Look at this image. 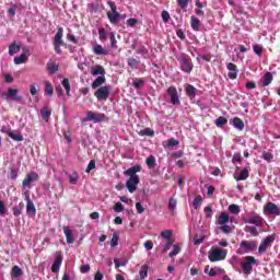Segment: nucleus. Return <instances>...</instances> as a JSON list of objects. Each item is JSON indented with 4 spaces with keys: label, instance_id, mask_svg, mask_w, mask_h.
I'll return each instance as SVG.
<instances>
[{
    "label": "nucleus",
    "instance_id": "nucleus-1",
    "mask_svg": "<svg viewBox=\"0 0 280 280\" xmlns=\"http://www.w3.org/2000/svg\"><path fill=\"white\" fill-rule=\"evenodd\" d=\"M208 259L210 261H223V259H226V249L212 247L208 252Z\"/></svg>",
    "mask_w": 280,
    "mask_h": 280
},
{
    "label": "nucleus",
    "instance_id": "nucleus-2",
    "mask_svg": "<svg viewBox=\"0 0 280 280\" xmlns=\"http://www.w3.org/2000/svg\"><path fill=\"white\" fill-rule=\"evenodd\" d=\"M257 265V259L253 256H247L244 258V260L241 262V268L243 270V273L245 275H253V267Z\"/></svg>",
    "mask_w": 280,
    "mask_h": 280
},
{
    "label": "nucleus",
    "instance_id": "nucleus-3",
    "mask_svg": "<svg viewBox=\"0 0 280 280\" xmlns=\"http://www.w3.org/2000/svg\"><path fill=\"white\" fill-rule=\"evenodd\" d=\"M244 224H253L254 226H264V218L256 212H250L243 219Z\"/></svg>",
    "mask_w": 280,
    "mask_h": 280
},
{
    "label": "nucleus",
    "instance_id": "nucleus-4",
    "mask_svg": "<svg viewBox=\"0 0 280 280\" xmlns=\"http://www.w3.org/2000/svg\"><path fill=\"white\" fill-rule=\"evenodd\" d=\"M275 240H277V236L275 234L268 235L260 242V245L258 246V253L264 254L272 244H275Z\"/></svg>",
    "mask_w": 280,
    "mask_h": 280
},
{
    "label": "nucleus",
    "instance_id": "nucleus-5",
    "mask_svg": "<svg viewBox=\"0 0 280 280\" xmlns=\"http://www.w3.org/2000/svg\"><path fill=\"white\" fill-rule=\"evenodd\" d=\"M84 121H93V124H101V121H106V115L89 110L86 113Z\"/></svg>",
    "mask_w": 280,
    "mask_h": 280
},
{
    "label": "nucleus",
    "instance_id": "nucleus-6",
    "mask_svg": "<svg viewBox=\"0 0 280 280\" xmlns=\"http://www.w3.org/2000/svg\"><path fill=\"white\" fill-rule=\"evenodd\" d=\"M94 95L98 100V102H106L110 95V85L101 86L95 91Z\"/></svg>",
    "mask_w": 280,
    "mask_h": 280
},
{
    "label": "nucleus",
    "instance_id": "nucleus-7",
    "mask_svg": "<svg viewBox=\"0 0 280 280\" xmlns=\"http://www.w3.org/2000/svg\"><path fill=\"white\" fill-rule=\"evenodd\" d=\"M40 177L38 176V173L31 172L26 174L25 178L22 182V187L25 189L27 187L28 189H32V183L38 182Z\"/></svg>",
    "mask_w": 280,
    "mask_h": 280
},
{
    "label": "nucleus",
    "instance_id": "nucleus-8",
    "mask_svg": "<svg viewBox=\"0 0 280 280\" xmlns=\"http://www.w3.org/2000/svg\"><path fill=\"white\" fill-rule=\"evenodd\" d=\"M167 95L171 98V104L173 106H178L180 104V97L178 96V90L175 86H170L166 91Z\"/></svg>",
    "mask_w": 280,
    "mask_h": 280
},
{
    "label": "nucleus",
    "instance_id": "nucleus-9",
    "mask_svg": "<svg viewBox=\"0 0 280 280\" xmlns=\"http://www.w3.org/2000/svg\"><path fill=\"white\" fill-rule=\"evenodd\" d=\"M265 215H280L279 206L272 202H267L264 207Z\"/></svg>",
    "mask_w": 280,
    "mask_h": 280
},
{
    "label": "nucleus",
    "instance_id": "nucleus-10",
    "mask_svg": "<svg viewBox=\"0 0 280 280\" xmlns=\"http://www.w3.org/2000/svg\"><path fill=\"white\" fill-rule=\"evenodd\" d=\"M179 65H180L182 71H184L185 73H191V70L194 69V67L191 66V61H189L187 56L182 55L179 57Z\"/></svg>",
    "mask_w": 280,
    "mask_h": 280
},
{
    "label": "nucleus",
    "instance_id": "nucleus-11",
    "mask_svg": "<svg viewBox=\"0 0 280 280\" xmlns=\"http://www.w3.org/2000/svg\"><path fill=\"white\" fill-rule=\"evenodd\" d=\"M139 185V176H131L126 183V187L130 194L137 191V186Z\"/></svg>",
    "mask_w": 280,
    "mask_h": 280
},
{
    "label": "nucleus",
    "instance_id": "nucleus-12",
    "mask_svg": "<svg viewBox=\"0 0 280 280\" xmlns=\"http://www.w3.org/2000/svg\"><path fill=\"white\" fill-rule=\"evenodd\" d=\"M240 248L244 250H257V241H242Z\"/></svg>",
    "mask_w": 280,
    "mask_h": 280
},
{
    "label": "nucleus",
    "instance_id": "nucleus-13",
    "mask_svg": "<svg viewBox=\"0 0 280 280\" xmlns=\"http://www.w3.org/2000/svg\"><path fill=\"white\" fill-rule=\"evenodd\" d=\"M1 132H5V135L13 139V141H23V135H21V132L13 131L12 129L5 130L3 128L1 129Z\"/></svg>",
    "mask_w": 280,
    "mask_h": 280
},
{
    "label": "nucleus",
    "instance_id": "nucleus-14",
    "mask_svg": "<svg viewBox=\"0 0 280 280\" xmlns=\"http://www.w3.org/2000/svg\"><path fill=\"white\" fill-rule=\"evenodd\" d=\"M226 69H228V71H230L228 74L230 80H236L237 79V66H235V63H233V62H229V63H226Z\"/></svg>",
    "mask_w": 280,
    "mask_h": 280
},
{
    "label": "nucleus",
    "instance_id": "nucleus-15",
    "mask_svg": "<svg viewBox=\"0 0 280 280\" xmlns=\"http://www.w3.org/2000/svg\"><path fill=\"white\" fill-rule=\"evenodd\" d=\"M19 90L10 88L7 92V100H12L13 102H21L22 96L18 95Z\"/></svg>",
    "mask_w": 280,
    "mask_h": 280
},
{
    "label": "nucleus",
    "instance_id": "nucleus-16",
    "mask_svg": "<svg viewBox=\"0 0 280 280\" xmlns=\"http://www.w3.org/2000/svg\"><path fill=\"white\" fill-rule=\"evenodd\" d=\"M62 266V256L61 255H57L52 266H51V272L58 273L60 272V267Z\"/></svg>",
    "mask_w": 280,
    "mask_h": 280
},
{
    "label": "nucleus",
    "instance_id": "nucleus-17",
    "mask_svg": "<svg viewBox=\"0 0 280 280\" xmlns=\"http://www.w3.org/2000/svg\"><path fill=\"white\" fill-rule=\"evenodd\" d=\"M107 19L112 25H117L121 21V15L119 13H107Z\"/></svg>",
    "mask_w": 280,
    "mask_h": 280
},
{
    "label": "nucleus",
    "instance_id": "nucleus-18",
    "mask_svg": "<svg viewBox=\"0 0 280 280\" xmlns=\"http://www.w3.org/2000/svg\"><path fill=\"white\" fill-rule=\"evenodd\" d=\"M21 51V44L14 42L9 46V56H14Z\"/></svg>",
    "mask_w": 280,
    "mask_h": 280
},
{
    "label": "nucleus",
    "instance_id": "nucleus-19",
    "mask_svg": "<svg viewBox=\"0 0 280 280\" xmlns=\"http://www.w3.org/2000/svg\"><path fill=\"white\" fill-rule=\"evenodd\" d=\"M138 172H141V166L135 165L127 171H125L126 176L132 177V176H139L137 175Z\"/></svg>",
    "mask_w": 280,
    "mask_h": 280
},
{
    "label": "nucleus",
    "instance_id": "nucleus-20",
    "mask_svg": "<svg viewBox=\"0 0 280 280\" xmlns=\"http://www.w3.org/2000/svg\"><path fill=\"white\" fill-rule=\"evenodd\" d=\"M63 233L66 235L67 244H73L74 240H73V232H71V229H69L68 226H65Z\"/></svg>",
    "mask_w": 280,
    "mask_h": 280
},
{
    "label": "nucleus",
    "instance_id": "nucleus-21",
    "mask_svg": "<svg viewBox=\"0 0 280 280\" xmlns=\"http://www.w3.org/2000/svg\"><path fill=\"white\" fill-rule=\"evenodd\" d=\"M93 52L95 54V56H108V50L104 49L102 45H95L93 47Z\"/></svg>",
    "mask_w": 280,
    "mask_h": 280
},
{
    "label": "nucleus",
    "instance_id": "nucleus-22",
    "mask_svg": "<svg viewBox=\"0 0 280 280\" xmlns=\"http://www.w3.org/2000/svg\"><path fill=\"white\" fill-rule=\"evenodd\" d=\"M190 26L194 30V32H200V20H198V18L192 15L190 18Z\"/></svg>",
    "mask_w": 280,
    "mask_h": 280
},
{
    "label": "nucleus",
    "instance_id": "nucleus-23",
    "mask_svg": "<svg viewBox=\"0 0 280 280\" xmlns=\"http://www.w3.org/2000/svg\"><path fill=\"white\" fill-rule=\"evenodd\" d=\"M11 277L13 279H19L20 277H23V269H21V267L19 266H13L11 270Z\"/></svg>",
    "mask_w": 280,
    "mask_h": 280
},
{
    "label": "nucleus",
    "instance_id": "nucleus-24",
    "mask_svg": "<svg viewBox=\"0 0 280 280\" xmlns=\"http://www.w3.org/2000/svg\"><path fill=\"white\" fill-rule=\"evenodd\" d=\"M65 34V30L62 27H58V31L55 35V44L63 45L62 36Z\"/></svg>",
    "mask_w": 280,
    "mask_h": 280
},
{
    "label": "nucleus",
    "instance_id": "nucleus-25",
    "mask_svg": "<svg viewBox=\"0 0 280 280\" xmlns=\"http://www.w3.org/2000/svg\"><path fill=\"white\" fill-rule=\"evenodd\" d=\"M244 232L249 233L253 237H257V235H259V231H257V225L256 226L246 225L244 228Z\"/></svg>",
    "mask_w": 280,
    "mask_h": 280
},
{
    "label": "nucleus",
    "instance_id": "nucleus-26",
    "mask_svg": "<svg viewBox=\"0 0 280 280\" xmlns=\"http://www.w3.org/2000/svg\"><path fill=\"white\" fill-rule=\"evenodd\" d=\"M186 95L189 97V100H194L196 97V88L191 84H187Z\"/></svg>",
    "mask_w": 280,
    "mask_h": 280
},
{
    "label": "nucleus",
    "instance_id": "nucleus-27",
    "mask_svg": "<svg viewBox=\"0 0 280 280\" xmlns=\"http://www.w3.org/2000/svg\"><path fill=\"white\" fill-rule=\"evenodd\" d=\"M145 164L149 170H154L156 167V158H154V155H149L147 158Z\"/></svg>",
    "mask_w": 280,
    "mask_h": 280
},
{
    "label": "nucleus",
    "instance_id": "nucleus-28",
    "mask_svg": "<svg viewBox=\"0 0 280 280\" xmlns=\"http://www.w3.org/2000/svg\"><path fill=\"white\" fill-rule=\"evenodd\" d=\"M104 82H106V77L102 75L98 77L94 80V82L92 83V89H100V86H102V84H104Z\"/></svg>",
    "mask_w": 280,
    "mask_h": 280
},
{
    "label": "nucleus",
    "instance_id": "nucleus-29",
    "mask_svg": "<svg viewBox=\"0 0 280 280\" xmlns=\"http://www.w3.org/2000/svg\"><path fill=\"white\" fill-rule=\"evenodd\" d=\"M106 71L104 70V67L102 66H96L91 69V74L92 75H104Z\"/></svg>",
    "mask_w": 280,
    "mask_h": 280
},
{
    "label": "nucleus",
    "instance_id": "nucleus-30",
    "mask_svg": "<svg viewBox=\"0 0 280 280\" xmlns=\"http://www.w3.org/2000/svg\"><path fill=\"white\" fill-rule=\"evenodd\" d=\"M23 209H25V203L20 202L16 207L13 208V215L19 218V215L23 213Z\"/></svg>",
    "mask_w": 280,
    "mask_h": 280
},
{
    "label": "nucleus",
    "instance_id": "nucleus-31",
    "mask_svg": "<svg viewBox=\"0 0 280 280\" xmlns=\"http://www.w3.org/2000/svg\"><path fill=\"white\" fill-rule=\"evenodd\" d=\"M232 126H234L236 130H244V121L237 117L233 118Z\"/></svg>",
    "mask_w": 280,
    "mask_h": 280
},
{
    "label": "nucleus",
    "instance_id": "nucleus-32",
    "mask_svg": "<svg viewBox=\"0 0 280 280\" xmlns=\"http://www.w3.org/2000/svg\"><path fill=\"white\" fill-rule=\"evenodd\" d=\"M40 115L44 121H49V117H51V110H49L47 107H44L40 109Z\"/></svg>",
    "mask_w": 280,
    "mask_h": 280
},
{
    "label": "nucleus",
    "instance_id": "nucleus-33",
    "mask_svg": "<svg viewBox=\"0 0 280 280\" xmlns=\"http://www.w3.org/2000/svg\"><path fill=\"white\" fill-rule=\"evenodd\" d=\"M26 212L36 215V206L32 200L26 201Z\"/></svg>",
    "mask_w": 280,
    "mask_h": 280
},
{
    "label": "nucleus",
    "instance_id": "nucleus-34",
    "mask_svg": "<svg viewBox=\"0 0 280 280\" xmlns=\"http://www.w3.org/2000/svg\"><path fill=\"white\" fill-rule=\"evenodd\" d=\"M217 128H224V126H226V124H229V120L225 117H219L215 119L214 121Z\"/></svg>",
    "mask_w": 280,
    "mask_h": 280
},
{
    "label": "nucleus",
    "instance_id": "nucleus-35",
    "mask_svg": "<svg viewBox=\"0 0 280 280\" xmlns=\"http://www.w3.org/2000/svg\"><path fill=\"white\" fill-rule=\"evenodd\" d=\"M272 83V73L267 72L262 78V86H268Z\"/></svg>",
    "mask_w": 280,
    "mask_h": 280
},
{
    "label": "nucleus",
    "instance_id": "nucleus-36",
    "mask_svg": "<svg viewBox=\"0 0 280 280\" xmlns=\"http://www.w3.org/2000/svg\"><path fill=\"white\" fill-rule=\"evenodd\" d=\"M45 93L51 97L54 95V86L51 85V82L45 81Z\"/></svg>",
    "mask_w": 280,
    "mask_h": 280
},
{
    "label": "nucleus",
    "instance_id": "nucleus-37",
    "mask_svg": "<svg viewBox=\"0 0 280 280\" xmlns=\"http://www.w3.org/2000/svg\"><path fill=\"white\" fill-rule=\"evenodd\" d=\"M61 84H62L63 89L66 90V93L69 97L71 95V83L69 82V79H63L61 81Z\"/></svg>",
    "mask_w": 280,
    "mask_h": 280
},
{
    "label": "nucleus",
    "instance_id": "nucleus-38",
    "mask_svg": "<svg viewBox=\"0 0 280 280\" xmlns=\"http://www.w3.org/2000/svg\"><path fill=\"white\" fill-rule=\"evenodd\" d=\"M172 235H173V232L172 230H165L163 232H161V236L163 240H166V242H172Z\"/></svg>",
    "mask_w": 280,
    "mask_h": 280
},
{
    "label": "nucleus",
    "instance_id": "nucleus-39",
    "mask_svg": "<svg viewBox=\"0 0 280 280\" xmlns=\"http://www.w3.org/2000/svg\"><path fill=\"white\" fill-rule=\"evenodd\" d=\"M226 222H229V214H226L225 212H222L219 217L218 223L222 226L226 224Z\"/></svg>",
    "mask_w": 280,
    "mask_h": 280
},
{
    "label": "nucleus",
    "instance_id": "nucleus-40",
    "mask_svg": "<svg viewBox=\"0 0 280 280\" xmlns=\"http://www.w3.org/2000/svg\"><path fill=\"white\" fill-rule=\"evenodd\" d=\"M141 61L135 59V58H129L127 60V65L131 68V69H137V67H139Z\"/></svg>",
    "mask_w": 280,
    "mask_h": 280
},
{
    "label": "nucleus",
    "instance_id": "nucleus-41",
    "mask_svg": "<svg viewBox=\"0 0 280 280\" xmlns=\"http://www.w3.org/2000/svg\"><path fill=\"white\" fill-rule=\"evenodd\" d=\"M230 213H233V215H240V206L232 203L229 206Z\"/></svg>",
    "mask_w": 280,
    "mask_h": 280
},
{
    "label": "nucleus",
    "instance_id": "nucleus-42",
    "mask_svg": "<svg viewBox=\"0 0 280 280\" xmlns=\"http://www.w3.org/2000/svg\"><path fill=\"white\" fill-rule=\"evenodd\" d=\"M139 135L141 137H154V131L150 128L142 129Z\"/></svg>",
    "mask_w": 280,
    "mask_h": 280
},
{
    "label": "nucleus",
    "instance_id": "nucleus-43",
    "mask_svg": "<svg viewBox=\"0 0 280 280\" xmlns=\"http://www.w3.org/2000/svg\"><path fill=\"white\" fill-rule=\"evenodd\" d=\"M176 205H177L176 199L171 198L168 201V211H171V213H174V211H176Z\"/></svg>",
    "mask_w": 280,
    "mask_h": 280
},
{
    "label": "nucleus",
    "instance_id": "nucleus-44",
    "mask_svg": "<svg viewBox=\"0 0 280 280\" xmlns=\"http://www.w3.org/2000/svg\"><path fill=\"white\" fill-rule=\"evenodd\" d=\"M27 58L25 57V55H21L19 57H14V65H23V62H26Z\"/></svg>",
    "mask_w": 280,
    "mask_h": 280
},
{
    "label": "nucleus",
    "instance_id": "nucleus-45",
    "mask_svg": "<svg viewBox=\"0 0 280 280\" xmlns=\"http://www.w3.org/2000/svg\"><path fill=\"white\" fill-rule=\"evenodd\" d=\"M140 279L143 280L148 277V265H143L139 271Z\"/></svg>",
    "mask_w": 280,
    "mask_h": 280
},
{
    "label": "nucleus",
    "instance_id": "nucleus-46",
    "mask_svg": "<svg viewBox=\"0 0 280 280\" xmlns=\"http://www.w3.org/2000/svg\"><path fill=\"white\" fill-rule=\"evenodd\" d=\"M249 174H248V168H244L240 176L236 177V180H246V178H248Z\"/></svg>",
    "mask_w": 280,
    "mask_h": 280
},
{
    "label": "nucleus",
    "instance_id": "nucleus-47",
    "mask_svg": "<svg viewBox=\"0 0 280 280\" xmlns=\"http://www.w3.org/2000/svg\"><path fill=\"white\" fill-rule=\"evenodd\" d=\"M47 69L49 71V73L54 74V73H56V71H58V65H56L54 62H48Z\"/></svg>",
    "mask_w": 280,
    "mask_h": 280
},
{
    "label": "nucleus",
    "instance_id": "nucleus-48",
    "mask_svg": "<svg viewBox=\"0 0 280 280\" xmlns=\"http://www.w3.org/2000/svg\"><path fill=\"white\" fill-rule=\"evenodd\" d=\"M143 84H145V82L143 81V79H135L132 82V85L135 86V89L139 90L141 89V86H143Z\"/></svg>",
    "mask_w": 280,
    "mask_h": 280
},
{
    "label": "nucleus",
    "instance_id": "nucleus-49",
    "mask_svg": "<svg viewBox=\"0 0 280 280\" xmlns=\"http://www.w3.org/2000/svg\"><path fill=\"white\" fill-rule=\"evenodd\" d=\"M253 49L256 56H261V54H264V47L259 44L254 45Z\"/></svg>",
    "mask_w": 280,
    "mask_h": 280
},
{
    "label": "nucleus",
    "instance_id": "nucleus-50",
    "mask_svg": "<svg viewBox=\"0 0 280 280\" xmlns=\"http://www.w3.org/2000/svg\"><path fill=\"white\" fill-rule=\"evenodd\" d=\"M107 4H108L109 8H110V11H108L107 14H115V13H118V12H117V5L115 4L114 1H108Z\"/></svg>",
    "mask_w": 280,
    "mask_h": 280
},
{
    "label": "nucleus",
    "instance_id": "nucleus-51",
    "mask_svg": "<svg viewBox=\"0 0 280 280\" xmlns=\"http://www.w3.org/2000/svg\"><path fill=\"white\" fill-rule=\"evenodd\" d=\"M180 253V246L178 245H173V250L168 254L170 257H176Z\"/></svg>",
    "mask_w": 280,
    "mask_h": 280
},
{
    "label": "nucleus",
    "instance_id": "nucleus-52",
    "mask_svg": "<svg viewBox=\"0 0 280 280\" xmlns=\"http://www.w3.org/2000/svg\"><path fill=\"white\" fill-rule=\"evenodd\" d=\"M200 205H202V197L197 196L192 202V207H194V209H198V207H200Z\"/></svg>",
    "mask_w": 280,
    "mask_h": 280
},
{
    "label": "nucleus",
    "instance_id": "nucleus-53",
    "mask_svg": "<svg viewBox=\"0 0 280 280\" xmlns=\"http://www.w3.org/2000/svg\"><path fill=\"white\" fill-rule=\"evenodd\" d=\"M98 36H100V40H106V38H108V33H106V30L100 28Z\"/></svg>",
    "mask_w": 280,
    "mask_h": 280
},
{
    "label": "nucleus",
    "instance_id": "nucleus-54",
    "mask_svg": "<svg viewBox=\"0 0 280 280\" xmlns=\"http://www.w3.org/2000/svg\"><path fill=\"white\" fill-rule=\"evenodd\" d=\"M110 47L115 49L117 47V39L115 38V34L113 32L109 33Z\"/></svg>",
    "mask_w": 280,
    "mask_h": 280
},
{
    "label": "nucleus",
    "instance_id": "nucleus-55",
    "mask_svg": "<svg viewBox=\"0 0 280 280\" xmlns=\"http://www.w3.org/2000/svg\"><path fill=\"white\" fill-rule=\"evenodd\" d=\"M177 4L182 10H185L189 5V0H177Z\"/></svg>",
    "mask_w": 280,
    "mask_h": 280
},
{
    "label": "nucleus",
    "instance_id": "nucleus-56",
    "mask_svg": "<svg viewBox=\"0 0 280 280\" xmlns=\"http://www.w3.org/2000/svg\"><path fill=\"white\" fill-rule=\"evenodd\" d=\"M192 242H194L195 246H198L205 242V237L196 235L194 237Z\"/></svg>",
    "mask_w": 280,
    "mask_h": 280
},
{
    "label": "nucleus",
    "instance_id": "nucleus-57",
    "mask_svg": "<svg viewBox=\"0 0 280 280\" xmlns=\"http://www.w3.org/2000/svg\"><path fill=\"white\" fill-rule=\"evenodd\" d=\"M10 178L11 180H16V178H19V170L12 168L10 172Z\"/></svg>",
    "mask_w": 280,
    "mask_h": 280
},
{
    "label": "nucleus",
    "instance_id": "nucleus-58",
    "mask_svg": "<svg viewBox=\"0 0 280 280\" xmlns=\"http://www.w3.org/2000/svg\"><path fill=\"white\" fill-rule=\"evenodd\" d=\"M220 230L225 233V235H229V233H231L233 231V228L226 225V224H223Z\"/></svg>",
    "mask_w": 280,
    "mask_h": 280
},
{
    "label": "nucleus",
    "instance_id": "nucleus-59",
    "mask_svg": "<svg viewBox=\"0 0 280 280\" xmlns=\"http://www.w3.org/2000/svg\"><path fill=\"white\" fill-rule=\"evenodd\" d=\"M166 145H167V148H174V147L178 145V141L176 139L172 138L166 141Z\"/></svg>",
    "mask_w": 280,
    "mask_h": 280
},
{
    "label": "nucleus",
    "instance_id": "nucleus-60",
    "mask_svg": "<svg viewBox=\"0 0 280 280\" xmlns=\"http://www.w3.org/2000/svg\"><path fill=\"white\" fill-rule=\"evenodd\" d=\"M137 23H139V20L135 19V18H131V19H128L127 20V25L129 27H135L137 25Z\"/></svg>",
    "mask_w": 280,
    "mask_h": 280
},
{
    "label": "nucleus",
    "instance_id": "nucleus-61",
    "mask_svg": "<svg viewBox=\"0 0 280 280\" xmlns=\"http://www.w3.org/2000/svg\"><path fill=\"white\" fill-rule=\"evenodd\" d=\"M9 16L13 18L16 16V4H13L9 10H8Z\"/></svg>",
    "mask_w": 280,
    "mask_h": 280
},
{
    "label": "nucleus",
    "instance_id": "nucleus-62",
    "mask_svg": "<svg viewBox=\"0 0 280 280\" xmlns=\"http://www.w3.org/2000/svg\"><path fill=\"white\" fill-rule=\"evenodd\" d=\"M173 245H174V241H166V244L162 249V253H167V250H170V248H172Z\"/></svg>",
    "mask_w": 280,
    "mask_h": 280
},
{
    "label": "nucleus",
    "instance_id": "nucleus-63",
    "mask_svg": "<svg viewBox=\"0 0 280 280\" xmlns=\"http://www.w3.org/2000/svg\"><path fill=\"white\" fill-rule=\"evenodd\" d=\"M114 211H116V213H121V211H124V205H121V202H117L114 206Z\"/></svg>",
    "mask_w": 280,
    "mask_h": 280
},
{
    "label": "nucleus",
    "instance_id": "nucleus-64",
    "mask_svg": "<svg viewBox=\"0 0 280 280\" xmlns=\"http://www.w3.org/2000/svg\"><path fill=\"white\" fill-rule=\"evenodd\" d=\"M206 218H211L213 215V208L210 206L205 208Z\"/></svg>",
    "mask_w": 280,
    "mask_h": 280
}]
</instances>
